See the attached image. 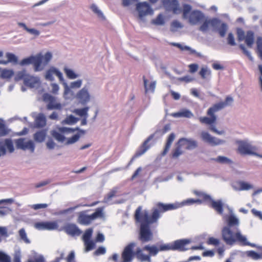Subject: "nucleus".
<instances>
[{
  "label": "nucleus",
  "instance_id": "obj_8",
  "mask_svg": "<svg viewBox=\"0 0 262 262\" xmlns=\"http://www.w3.org/2000/svg\"><path fill=\"white\" fill-rule=\"evenodd\" d=\"M42 99L47 104L46 108L48 110H61L62 108V105L58 100L57 98L50 94H44L42 95Z\"/></svg>",
  "mask_w": 262,
  "mask_h": 262
},
{
  "label": "nucleus",
  "instance_id": "obj_2",
  "mask_svg": "<svg viewBox=\"0 0 262 262\" xmlns=\"http://www.w3.org/2000/svg\"><path fill=\"white\" fill-rule=\"evenodd\" d=\"M233 102V98L230 96H227L225 102H220L209 108L207 110V114L210 117H201L199 118L200 122L202 124L212 125L216 122L217 119L215 113L226 106L231 105Z\"/></svg>",
  "mask_w": 262,
  "mask_h": 262
},
{
  "label": "nucleus",
  "instance_id": "obj_34",
  "mask_svg": "<svg viewBox=\"0 0 262 262\" xmlns=\"http://www.w3.org/2000/svg\"><path fill=\"white\" fill-rule=\"evenodd\" d=\"M172 116L174 117H186L190 118L193 116V114L189 110L184 109L179 112L174 113Z\"/></svg>",
  "mask_w": 262,
  "mask_h": 262
},
{
  "label": "nucleus",
  "instance_id": "obj_45",
  "mask_svg": "<svg viewBox=\"0 0 262 262\" xmlns=\"http://www.w3.org/2000/svg\"><path fill=\"white\" fill-rule=\"evenodd\" d=\"M158 249L159 251H166L172 250L173 251L172 243L168 244H160L158 246Z\"/></svg>",
  "mask_w": 262,
  "mask_h": 262
},
{
  "label": "nucleus",
  "instance_id": "obj_6",
  "mask_svg": "<svg viewBox=\"0 0 262 262\" xmlns=\"http://www.w3.org/2000/svg\"><path fill=\"white\" fill-rule=\"evenodd\" d=\"M181 207L179 203L173 204H164L163 203H157L155 207L152 209V219L155 221H158L160 217V213H163L169 210H174Z\"/></svg>",
  "mask_w": 262,
  "mask_h": 262
},
{
  "label": "nucleus",
  "instance_id": "obj_15",
  "mask_svg": "<svg viewBox=\"0 0 262 262\" xmlns=\"http://www.w3.org/2000/svg\"><path fill=\"white\" fill-rule=\"evenodd\" d=\"M34 227L39 230H53L58 227L57 222H37L34 224Z\"/></svg>",
  "mask_w": 262,
  "mask_h": 262
},
{
  "label": "nucleus",
  "instance_id": "obj_54",
  "mask_svg": "<svg viewBox=\"0 0 262 262\" xmlns=\"http://www.w3.org/2000/svg\"><path fill=\"white\" fill-rule=\"evenodd\" d=\"M52 135L57 141L60 142H63L66 139L62 134L55 130L52 132Z\"/></svg>",
  "mask_w": 262,
  "mask_h": 262
},
{
  "label": "nucleus",
  "instance_id": "obj_32",
  "mask_svg": "<svg viewBox=\"0 0 262 262\" xmlns=\"http://www.w3.org/2000/svg\"><path fill=\"white\" fill-rule=\"evenodd\" d=\"M17 25L20 27L23 28L29 34L34 35L35 37H37L40 35V32L38 30L34 28H29L25 24L23 23H18Z\"/></svg>",
  "mask_w": 262,
  "mask_h": 262
},
{
  "label": "nucleus",
  "instance_id": "obj_46",
  "mask_svg": "<svg viewBox=\"0 0 262 262\" xmlns=\"http://www.w3.org/2000/svg\"><path fill=\"white\" fill-rule=\"evenodd\" d=\"M211 71L207 67H203L202 68L199 74L201 76L202 79H206L207 76H209L211 75Z\"/></svg>",
  "mask_w": 262,
  "mask_h": 262
},
{
  "label": "nucleus",
  "instance_id": "obj_22",
  "mask_svg": "<svg viewBox=\"0 0 262 262\" xmlns=\"http://www.w3.org/2000/svg\"><path fill=\"white\" fill-rule=\"evenodd\" d=\"M190 240L188 239H179L172 243L173 251H185L188 249L185 248V246L190 243Z\"/></svg>",
  "mask_w": 262,
  "mask_h": 262
},
{
  "label": "nucleus",
  "instance_id": "obj_40",
  "mask_svg": "<svg viewBox=\"0 0 262 262\" xmlns=\"http://www.w3.org/2000/svg\"><path fill=\"white\" fill-rule=\"evenodd\" d=\"M63 71L69 79H74L79 76V75L75 73L73 70L68 68L67 67H64Z\"/></svg>",
  "mask_w": 262,
  "mask_h": 262
},
{
  "label": "nucleus",
  "instance_id": "obj_16",
  "mask_svg": "<svg viewBox=\"0 0 262 262\" xmlns=\"http://www.w3.org/2000/svg\"><path fill=\"white\" fill-rule=\"evenodd\" d=\"M137 10L140 18L147 15H152L154 12L151 7L146 2L138 3L137 5Z\"/></svg>",
  "mask_w": 262,
  "mask_h": 262
},
{
  "label": "nucleus",
  "instance_id": "obj_33",
  "mask_svg": "<svg viewBox=\"0 0 262 262\" xmlns=\"http://www.w3.org/2000/svg\"><path fill=\"white\" fill-rule=\"evenodd\" d=\"M245 41L248 47L251 48L254 40V34L252 31H248L245 38Z\"/></svg>",
  "mask_w": 262,
  "mask_h": 262
},
{
  "label": "nucleus",
  "instance_id": "obj_13",
  "mask_svg": "<svg viewBox=\"0 0 262 262\" xmlns=\"http://www.w3.org/2000/svg\"><path fill=\"white\" fill-rule=\"evenodd\" d=\"M135 246V243H130L125 247L121 254L122 262H131L133 260L134 256L136 255L135 252L133 251Z\"/></svg>",
  "mask_w": 262,
  "mask_h": 262
},
{
  "label": "nucleus",
  "instance_id": "obj_31",
  "mask_svg": "<svg viewBox=\"0 0 262 262\" xmlns=\"http://www.w3.org/2000/svg\"><path fill=\"white\" fill-rule=\"evenodd\" d=\"M143 250L148 251L149 252L148 255H150V257L151 256H156L159 252L158 247L154 245H146L143 248Z\"/></svg>",
  "mask_w": 262,
  "mask_h": 262
},
{
  "label": "nucleus",
  "instance_id": "obj_19",
  "mask_svg": "<svg viewBox=\"0 0 262 262\" xmlns=\"http://www.w3.org/2000/svg\"><path fill=\"white\" fill-rule=\"evenodd\" d=\"M224 219L226 223V226L225 227L239 229V220L234 214H230L228 216H224Z\"/></svg>",
  "mask_w": 262,
  "mask_h": 262
},
{
  "label": "nucleus",
  "instance_id": "obj_1",
  "mask_svg": "<svg viewBox=\"0 0 262 262\" xmlns=\"http://www.w3.org/2000/svg\"><path fill=\"white\" fill-rule=\"evenodd\" d=\"M52 58V54L48 52L44 55L38 54L36 56H31L28 58L23 59L20 62V65L25 66L32 64L34 66L35 72L42 71L45 67L48 65Z\"/></svg>",
  "mask_w": 262,
  "mask_h": 262
},
{
  "label": "nucleus",
  "instance_id": "obj_42",
  "mask_svg": "<svg viewBox=\"0 0 262 262\" xmlns=\"http://www.w3.org/2000/svg\"><path fill=\"white\" fill-rule=\"evenodd\" d=\"M89 107L86 106L82 108H77L74 111V113L80 116V117H88V111L89 110Z\"/></svg>",
  "mask_w": 262,
  "mask_h": 262
},
{
  "label": "nucleus",
  "instance_id": "obj_37",
  "mask_svg": "<svg viewBox=\"0 0 262 262\" xmlns=\"http://www.w3.org/2000/svg\"><path fill=\"white\" fill-rule=\"evenodd\" d=\"M143 82H144V86L145 88V92H154L156 88V81H152L150 84L148 85L147 82L148 80L145 79V77H143Z\"/></svg>",
  "mask_w": 262,
  "mask_h": 262
},
{
  "label": "nucleus",
  "instance_id": "obj_38",
  "mask_svg": "<svg viewBox=\"0 0 262 262\" xmlns=\"http://www.w3.org/2000/svg\"><path fill=\"white\" fill-rule=\"evenodd\" d=\"M177 145V147L171 152V158L173 159H177L183 154V151L181 148L182 145L181 144H178V142Z\"/></svg>",
  "mask_w": 262,
  "mask_h": 262
},
{
  "label": "nucleus",
  "instance_id": "obj_47",
  "mask_svg": "<svg viewBox=\"0 0 262 262\" xmlns=\"http://www.w3.org/2000/svg\"><path fill=\"white\" fill-rule=\"evenodd\" d=\"M18 233L21 240L23 241L26 244H30L31 243L29 239L27 237V233L24 228L20 229Z\"/></svg>",
  "mask_w": 262,
  "mask_h": 262
},
{
  "label": "nucleus",
  "instance_id": "obj_51",
  "mask_svg": "<svg viewBox=\"0 0 262 262\" xmlns=\"http://www.w3.org/2000/svg\"><path fill=\"white\" fill-rule=\"evenodd\" d=\"M84 246H85V252H87L90 251L93 249H94L95 247V243L92 240H89L84 242Z\"/></svg>",
  "mask_w": 262,
  "mask_h": 262
},
{
  "label": "nucleus",
  "instance_id": "obj_21",
  "mask_svg": "<svg viewBox=\"0 0 262 262\" xmlns=\"http://www.w3.org/2000/svg\"><path fill=\"white\" fill-rule=\"evenodd\" d=\"M255 149V147L250 144L241 141L238 147L239 152L243 155H253V151Z\"/></svg>",
  "mask_w": 262,
  "mask_h": 262
},
{
  "label": "nucleus",
  "instance_id": "obj_23",
  "mask_svg": "<svg viewBox=\"0 0 262 262\" xmlns=\"http://www.w3.org/2000/svg\"><path fill=\"white\" fill-rule=\"evenodd\" d=\"M178 144H181L182 146L187 145L186 149L187 150L195 149L198 146L197 141L191 138H180L178 141Z\"/></svg>",
  "mask_w": 262,
  "mask_h": 262
},
{
  "label": "nucleus",
  "instance_id": "obj_25",
  "mask_svg": "<svg viewBox=\"0 0 262 262\" xmlns=\"http://www.w3.org/2000/svg\"><path fill=\"white\" fill-rule=\"evenodd\" d=\"M153 137L154 135H151L144 141L142 145L137 150L135 154L136 157H139L141 156L149 148L150 146L147 145V144L153 138Z\"/></svg>",
  "mask_w": 262,
  "mask_h": 262
},
{
  "label": "nucleus",
  "instance_id": "obj_62",
  "mask_svg": "<svg viewBox=\"0 0 262 262\" xmlns=\"http://www.w3.org/2000/svg\"><path fill=\"white\" fill-rule=\"evenodd\" d=\"M10 257L0 251V262H10Z\"/></svg>",
  "mask_w": 262,
  "mask_h": 262
},
{
  "label": "nucleus",
  "instance_id": "obj_12",
  "mask_svg": "<svg viewBox=\"0 0 262 262\" xmlns=\"http://www.w3.org/2000/svg\"><path fill=\"white\" fill-rule=\"evenodd\" d=\"M201 138L204 142L212 146L222 145L226 143L225 140L212 136L209 133L206 131H202L201 133Z\"/></svg>",
  "mask_w": 262,
  "mask_h": 262
},
{
  "label": "nucleus",
  "instance_id": "obj_9",
  "mask_svg": "<svg viewBox=\"0 0 262 262\" xmlns=\"http://www.w3.org/2000/svg\"><path fill=\"white\" fill-rule=\"evenodd\" d=\"M141 209L142 207L139 206L136 210L135 216L137 221L141 222V224H147L149 225L157 222V221H155L152 219V213L150 217L147 210H144L141 213Z\"/></svg>",
  "mask_w": 262,
  "mask_h": 262
},
{
  "label": "nucleus",
  "instance_id": "obj_27",
  "mask_svg": "<svg viewBox=\"0 0 262 262\" xmlns=\"http://www.w3.org/2000/svg\"><path fill=\"white\" fill-rule=\"evenodd\" d=\"M91 215H87L84 212L79 213L78 218V222L81 225H88L92 221Z\"/></svg>",
  "mask_w": 262,
  "mask_h": 262
},
{
  "label": "nucleus",
  "instance_id": "obj_49",
  "mask_svg": "<svg viewBox=\"0 0 262 262\" xmlns=\"http://www.w3.org/2000/svg\"><path fill=\"white\" fill-rule=\"evenodd\" d=\"M5 145V148H7L8 151L12 153L14 151V148L13 142L12 140L10 139H7L5 140L4 143H3Z\"/></svg>",
  "mask_w": 262,
  "mask_h": 262
},
{
  "label": "nucleus",
  "instance_id": "obj_17",
  "mask_svg": "<svg viewBox=\"0 0 262 262\" xmlns=\"http://www.w3.org/2000/svg\"><path fill=\"white\" fill-rule=\"evenodd\" d=\"M15 143L17 148L18 149H21L24 150L28 149L30 150L31 152L34 151L35 145L34 142L31 140L25 141V139L20 138L16 140Z\"/></svg>",
  "mask_w": 262,
  "mask_h": 262
},
{
  "label": "nucleus",
  "instance_id": "obj_61",
  "mask_svg": "<svg viewBox=\"0 0 262 262\" xmlns=\"http://www.w3.org/2000/svg\"><path fill=\"white\" fill-rule=\"evenodd\" d=\"M171 31H174V30L173 28H182L183 27V25L179 21L175 20L171 23Z\"/></svg>",
  "mask_w": 262,
  "mask_h": 262
},
{
  "label": "nucleus",
  "instance_id": "obj_26",
  "mask_svg": "<svg viewBox=\"0 0 262 262\" xmlns=\"http://www.w3.org/2000/svg\"><path fill=\"white\" fill-rule=\"evenodd\" d=\"M64 230L68 234L72 236L79 235L81 233V230L74 224H68L65 226Z\"/></svg>",
  "mask_w": 262,
  "mask_h": 262
},
{
  "label": "nucleus",
  "instance_id": "obj_44",
  "mask_svg": "<svg viewBox=\"0 0 262 262\" xmlns=\"http://www.w3.org/2000/svg\"><path fill=\"white\" fill-rule=\"evenodd\" d=\"M9 130L5 125L3 120L0 119V136H4L8 134Z\"/></svg>",
  "mask_w": 262,
  "mask_h": 262
},
{
  "label": "nucleus",
  "instance_id": "obj_3",
  "mask_svg": "<svg viewBox=\"0 0 262 262\" xmlns=\"http://www.w3.org/2000/svg\"><path fill=\"white\" fill-rule=\"evenodd\" d=\"M209 26L213 28L214 31L217 32L222 37H224L225 36L228 29V27L226 23H221L220 19L213 18L212 19H205V20L200 26L199 30L203 32H206L208 30Z\"/></svg>",
  "mask_w": 262,
  "mask_h": 262
},
{
  "label": "nucleus",
  "instance_id": "obj_57",
  "mask_svg": "<svg viewBox=\"0 0 262 262\" xmlns=\"http://www.w3.org/2000/svg\"><path fill=\"white\" fill-rule=\"evenodd\" d=\"M79 120V119L75 117L74 116L71 115L68 116L63 122L68 124H73L76 123Z\"/></svg>",
  "mask_w": 262,
  "mask_h": 262
},
{
  "label": "nucleus",
  "instance_id": "obj_50",
  "mask_svg": "<svg viewBox=\"0 0 262 262\" xmlns=\"http://www.w3.org/2000/svg\"><path fill=\"white\" fill-rule=\"evenodd\" d=\"M6 56L8 58V60H6V62H7V64L9 62H12L15 64L17 63V57L14 54L7 53Z\"/></svg>",
  "mask_w": 262,
  "mask_h": 262
},
{
  "label": "nucleus",
  "instance_id": "obj_55",
  "mask_svg": "<svg viewBox=\"0 0 262 262\" xmlns=\"http://www.w3.org/2000/svg\"><path fill=\"white\" fill-rule=\"evenodd\" d=\"M247 255L254 260H258L262 258V254H259L254 251L247 252Z\"/></svg>",
  "mask_w": 262,
  "mask_h": 262
},
{
  "label": "nucleus",
  "instance_id": "obj_56",
  "mask_svg": "<svg viewBox=\"0 0 262 262\" xmlns=\"http://www.w3.org/2000/svg\"><path fill=\"white\" fill-rule=\"evenodd\" d=\"M257 51L259 56L262 59V37H258L256 40Z\"/></svg>",
  "mask_w": 262,
  "mask_h": 262
},
{
  "label": "nucleus",
  "instance_id": "obj_10",
  "mask_svg": "<svg viewBox=\"0 0 262 262\" xmlns=\"http://www.w3.org/2000/svg\"><path fill=\"white\" fill-rule=\"evenodd\" d=\"M153 239V233L147 224H141L139 239L142 243H147Z\"/></svg>",
  "mask_w": 262,
  "mask_h": 262
},
{
  "label": "nucleus",
  "instance_id": "obj_58",
  "mask_svg": "<svg viewBox=\"0 0 262 262\" xmlns=\"http://www.w3.org/2000/svg\"><path fill=\"white\" fill-rule=\"evenodd\" d=\"M93 233V229L91 228H89L85 230L84 233L83 235L82 239L83 242L91 240V238L92 237Z\"/></svg>",
  "mask_w": 262,
  "mask_h": 262
},
{
  "label": "nucleus",
  "instance_id": "obj_53",
  "mask_svg": "<svg viewBox=\"0 0 262 262\" xmlns=\"http://www.w3.org/2000/svg\"><path fill=\"white\" fill-rule=\"evenodd\" d=\"M91 9L97 16L102 19H104V16L103 13L99 9L98 7L95 4H92L91 6Z\"/></svg>",
  "mask_w": 262,
  "mask_h": 262
},
{
  "label": "nucleus",
  "instance_id": "obj_18",
  "mask_svg": "<svg viewBox=\"0 0 262 262\" xmlns=\"http://www.w3.org/2000/svg\"><path fill=\"white\" fill-rule=\"evenodd\" d=\"M56 75L59 78L60 81H63V77L62 73L57 68L51 67L48 70L45 74V79L47 80L53 81L54 80L53 75Z\"/></svg>",
  "mask_w": 262,
  "mask_h": 262
},
{
  "label": "nucleus",
  "instance_id": "obj_30",
  "mask_svg": "<svg viewBox=\"0 0 262 262\" xmlns=\"http://www.w3.org/2000/svg\"><path fill=\"white\" fill-rule=\"evenodd\" d=\"M46 125V118L43 114H39L35 120V127L41 128Z\"/></svg>",
  "mask_w": 262,
  "mask_h": 262
},
{
  "label": "nucleus",
  "instance_id": "obj_43",
  "mask_svg": "<svg viewBox=\"0 0 262 262\" xmlns=\"http://www.w3.org/2000/svg\"><path fill=\"white\" fill-rule=\"evenodd\" d=\"M103 208L99 207L96 209L95 212L91 215V218L92 220H94L98 218H101L103 217L104 213L103 212Z\"/></svg>",
  "mask_w": 262,
  "mask_h": 262
},
{
  "label": "nucleus",
  "instance_id": "obj_64",
  "mask_svg": "<svg viewBox=\"0 0 262 262\" xmlns=\"http://www.w3.org/2000/svg\"><path fill=\"white\" fill-rule=\"evenodd\" d=\"M227 42L228 44L231 46H234L236 45V43L235 42L234 37L233 34L232 33H229L227 37Z\"/></svg>",
  "mask_w": 262,
  "mask_h": 262
},
{
  "label": "nucleus",
  "instance_id": "obj_41",
  "mask_svg": "<svg viewBox=\"0 0 262 262\" xmlns=\"http://www.w3.org/2000/svg\"><path fill=\"white\" fill-rule=\"evenodd\" d=\"M181 50L184 51V50H188L189 51V53L190 54H194L196 57H202L203 55L201 53L198 52L195 50L191 48L190 47L187 46H184L182 44L180 45V46H179V48Z\"/></svg>",
  "mask_w": 262,
  "mask_h": 262
},
{
  "label": "nucleus",
  "instance_id": "obj_7",
  "mask_svg": "<svg viewBox=\"0 0 262 262\" xmlns=\"http://www.w3.org/2000/svg\"><path fill=\"white\" fill-rule=\"evenodd\" d=\"M21 79L24 80V83L25 85L31 88L38 86L40 83L38 77L27 74L25 70L17 72L15 75V81H18Z\"/></svg>",
  "mask_w": 262,
  "mask_h": 262
},
{
  "label": "nucleus",
  "instance_id": "obj_29",
  "mask_svg": "<svg viewBox=\"0 0 262 262\" xmlns=\"http://www.w3.org/2000/svg\"><path fill=\"white\" fill-rule=\"evenodd\" d=\"M143 249L137 248L135 252L137 258L139 259L141 261H147L151 262V258L150 255H146L142 253Z\"/></svg>",
  "mask_w": 262,
  "mask_h": 262
},
{
  "label": "nucleus",
  "instance_id": "obj_36",
  "mask_svg": "<svg viewBox=\"0 0 262 262\" xmlns=\"http://www.w3.org/2000/svg\"><path fill=\"white\" fill-rule=\"evenodd\" d=\"M211 160L220 164H231L233 163V162L231 159L226 157L222 156H219L216 158H212L211 159Z\"/></svg>",
  "mask_w": 262,
  "mask_h": 262
},
{
  "label": "nucleus",
  "instance_id": "obj_48",
  "mask_svg": "<svg viewBox=\"0 0 262 262\" xmlns=\"http://www.w3.org/2000/svg\"><path fill=\"white\" fill-rule=\"evenodd\" d=\"M116 193L117 191L116 190H112L106 195L104 196L102 202L105 203H110L112 198L116 195Z\"/></svg>",
  "mask_w": 262,
  "mask_h": 262
},
{
  "label": "nucleus",
  "instance_id": "obj_4",
  "mask_svg": "<svg viewBox=\"0 0 262 262\" xmlns=\"http://www.w3.org/2000/svg\"><path fill=\"white\" fill-rule=\"evenodd\" d=\"M222 237L226 244L232 245L235 242L245 241V236L242 234L240 229L224 227L222 229Z\"/></svg>",
  "mask_w": 262,
  "mask_h": 262
},
{
  "label": "nucleus",
  "instance_id": "obj_28",
  "mask_svg": "<svg viewBox=\"0 0 262 262\" xmlns=\"http://www.w3.org/2000/svg\"><path fill=\"white\" fill-rule=\"evenodd\" d=\"M47 132L46 129H42L36 132L33 135V138L36 142L41 143L46 139Z\"/></svg>",
  "mask_w": 262,
  "mask_h": 262
},
{
  "label": "nucleus",
  "instance_id": "obj_24",
  "mask_svg": "<svg viewBox=\"0 0 262 262\" xmlns=\"http://www.w3.org/2000/svg\"><path fill=\"white\" fill-rule=\"evenodd\" d=\"M153 137L154 135H151L144 141L142 145L137 150L135 154L136 157H139L141 156L149 148L150 146L147 145V144L153 138Z\"/></svg>",
  "mask_w": 262,
  "mask_h": 262
},
{
  "label": "nucleus",
  "instance_id": "obj_14",
  "mask_svg": "<svg viewBox=\"0 0 262 262\" xmlns=\"http://www.w3.org/2000/svg\"><path fill=\"white\" fill-rule=\"evenodd\" d=\"M76 98L80 103L85 105L91 100V95L89 92V88L84 86L76 94Z\"/></svg>",
  "mask_w": 262,
  "mask_h": 262
},
{
  "label": "nucleus",
  "instance_id": "obj_20",
  "mask_svg": "<svg viewBox=\"0 0 262 262\" xmlns=\"http://www.w3.org/2000/svg\"><path fill=\"white\" fill-rule=\"evenodd\" d=\"M163 6L167 9H171L173 13L178 14L181 11L179 7V2L177 0H162Z\"/></svg>",
  "mask_w": 262,
  "mask_h": 262
},
{
  "label": "nucleus",
  "instance_id": "obj_11",
  "mask_svg": "<svg viewBox=\"0 0 262 262\" xmlns=\"http://www.w3.org/2000/svg\"><path fill=\"white\" fill-rule=\"evenodd\" d=\"M204 201L208 202V206L213 209L218 214L222 215L223 213V203L221 200L216 201L212 199L209 194H204Z\"/></svg>",
  "mask_w": 262,
  "mask_h": 262
},
{
  "label": "nucleus",
  "instance_id": "obj_63",
  "mask_svg": "<svg viewBox=\"0 0 262 262\" xmlns=\"http://www.w3.org/2000/svg\"><path fill=\"white\" fill-rule=\"evenodd\" d=\"M239 48L243 51V53L249 58L250 60H253V57L251 56L250 52L248 51L244 45L241 44L239 46Z\"/></svg>",
  "mask_w": 262,
  "mask_h": 262
},
{
  "label": "nucleus",
  "instance_id": "obj_35",
  "mask_svg": "<svg viewBox=\"0 0 262 262\" xmlns=\"http://www.w3.org/2000/svg\"><path fill=\"white\" fill-rule=\"evenodd\" d=\"M174 138H175L174 134L171 133L167 138V142L165 145L164 149L163 152L162 153V155L163 156H164L167 154V152L169 150V149L171 146V145L172 142L173 141Z\"/></svg>",
  "mask_w": 262,
  "mask_h": 262
},
{
  "label": "nucleus",
  "instance_id": "obj_52",
  "mask_svg": "<svg viewBox=\"0 0 262 262\" xmlns=\"http://www.w3.org/2000/svg\"><path fill=\"white\" fill-rule=\"evenodd\" d=\"M239 184L241 186V191L248 190L253 188L252 185L243 181H239Z\"/></svg>",
  "mask_w": 262,
  "mask_h": 262
},
{
  "label": "nucleus",
  "instance_id": "obj_5",
  "mask_svg": "<svg viewBox=\"0 0 262 262\" xmlns=\"http://www.w3.org/2000/svg\"><path fill=\"white\" fill-rule=\"evenodd\" d=\"M192 7L189 4L183 5V18L188 19L189 23L192 25H195L202 21H204L205 15L201 11L194 10L191 11Z\"/></svg>",
  "mask_w": 262,
  "mask_h": 262
},
{
  "label": "nucleus",
  "instance_id": "obj_39",
  "mask_svg": "<svg viewBox=\"0 0 262 262\" xmlns=\"http://www.w3.org/2000/svg\"><path fill=\"white\" fill-rule=\"evenodd\" d=\"M14 75L12 70L4 69L1 71L0 77L2 79H10Z\"/></svg>",
  "mask_w": 262,
  "mask_h": 262
},
{
  "label": "nucleus",
  "instance_id": "obj_60",
  "mask_svg": "<svg viewBox=\"0 0 262 262\" xmlns=\"http://www.w3.org/2000/svg\"><path fill=\"white\" fill-rule=\"evenodd\" d=\"M152 24L156 25H163L164 24V20L161 14L158 15L155 19L152 20Z\"/></svg>",
  "mask_w": 262,
  "mask_h": 262
},
{
  "label": "nucleus",
  "instance_id": "obj_59",
  "mask_svg": "<svg viewBox=\"0 0 262 262\" xmlns=\"http://www.w3.org/2000/svg\"><path fill=\"white\" fill-rule=\"evenodd\" d=\"M80 137V136L79 134L74 135L71 138H69L67 139L66 144L69 145L76 143L79 140Z\"/></svg>",
  "mask_w": 262,
  "mask_h": 262
}]
</instances>
